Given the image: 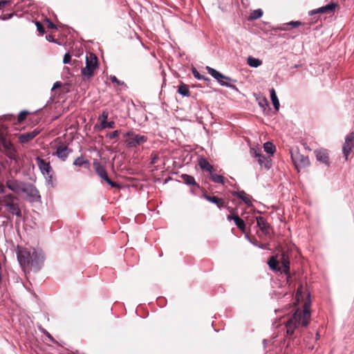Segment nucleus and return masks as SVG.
<instances>
[{
    "mask_svg": "<svg viewBox=\"0 0 354 354\" xmlns=\"http://www.w3.org/2000/svg\"><path fill=\"white\" fill-rule=\"evenodd\" d=\"M73 165L78 167H85L88 168L89 167V162L86 160L83 156H80L77 158L74 162Z\"/></svg>",
    "mask_w": 354,
    "mask_h": 354,
    "instance_id": "24",
    "label": "nucleus"
},
{
    "mask_svg": "<svg viewBox=\"0 0 354 354\" xmlns=\"http://www.w3.org/2000/svg\"><path fill=\"white\" fill-rule=\"evenodd\" d=\"M0 151L10 159L16 162L18 161L19 156L17 149L10 140H8L6 129L1 127H0Z\"/></svg>",
    "mask_w": 354,
    "mask_h": 354,
    "instance_id": "4",
    "label": "nucleus"
},
{
    "mask_svg": "<svg viewBox=\"0 0 354 354\" xmlns=\"http://www.w3.org/2000/svg\"><path fill=\"white\" fill-rule=\"evenodd\" d=\"M270 98H271L272 102L273 104V106H274V109L277 111H278L279 109V100L276 95L275 90L272 88L270 89Z\"/></svg>",
    "mask_w": 354,
    "mask_h": 354,
    "instance_id": "26",
    "label": "nucleus"
},
{
    "mask_svg": "<svg viewBox=\"0 0 354 354\" xmlns=\"http://www.w3.org/2000/svg\"><path fill=\"white\" fill-rule=\"evenodd\" d=\"M302 289V286H299L296 292L295 298L298 302H299L300 300L303 299Z\"/></svg>",
    "mask_w": 354,
    "mask_h": 354,
    "instance_id": "35",
    "label": "nucleus"
},
{
    "mask_svg": "<svg viewBox=\"0 0 354 354\" xmlns=\"http://www.w3.org/2000/svg\"><path fill=\"white\" fill-rule=\"evenodd\" d=\"M109 111L107 110L103 111L102 113L99 117V120L101 121V123L106 121V120H107V118L109 117Z\"/></svg>",
    "mask_w": 354,
    "mask_h": 354,
    "instance_id": "39",
    "label": "nucleus"
},
{
    "mask_svg": "<svg viewBox=\"0 0 354 354\" xmlns=\"http://www.w3.org/2000/svg\"><path fill=\"white\" fill-rule=\"evenodd\" d=\"M158 159V156L157 154H155L154 156L152 158V161H151V163L152 164H155L157 162V160Z\"/></svg>",
    "mask_w": 354,
    "mask_h": 354,
    "instance_id": "53",
    "label": "nucleus"
},
{
    "mask_svg": "<svg viewBox=\"0 0 354 354\" xmlns=\"http://www.w3.org/2000/svg\"><path fill=\"white\" fill-rule=\"evenodd\" d=\"M114 127H115V122L113 121H111V122L105 121L104 122H102V124H101L102 129H106V128L113 129Z\"/></svg>",
    "mask_w": 354,
    "mask_h": 354,
    "instance_id": "34",
    "label": "nucleus"
},
{
    "mask_svg": "<svg viewBox=\"0 0 354 354\" xmlns=\"http://www.w3.org/2000/svg\"><path fill=\"white\" fill-rule=\"evenodd\" d=\"M136 134L133 131H129L125 134V136L131 138L133 137Z\"/></svg>",
    "mask_w": 354,
    "mask_h": 354,
    "instance_id": "54",
    "label": "nucleus"
},
{
    "mask_svg": "<svg viewBox=\"0 0 354 354\" xmlns=\"http://www.w3.org/2000/svg\"><path fill=\"white\" fill-rule=\"evenodd\" d=\"M310 306V301L308 299L304 304L303 309L297 308L287 318V320L285 322L287 336L291 337L296 329H299L300 327H306L308 325L311 317Z\"/></svg>",
    "mask_w": 354,
    "mask_h": 354,
    "instance_id": "1",
    "label": "nucleus"
},
{
    "mask_svg": "<svg viewBox=\"0 0 354 354\" xmlns=\"http://www.w3.org/2000/svg\"><path fill=\"white\" fill-rule=\"evenodd\" d=\"M62 83L61 82H56L54 84H53V86L52 88V91H54L58 88H60L62 87Z\"/></svg>",
    "mask_w": 354,
    "mask_h": 354,
    "instance_id": "49",
    "label": "nucleus"
},
{
    "mask_svg": "<svg viewBox=\"0 0 354 354\" xmlns=\"http://www.w3.org/2000/svg\"><path fill=\"white\" fill-rule=\"evenodd\" d=\"M46 39L49 41H54L53 37L52 35H46Z\"/></svg>",
    "mask_w": 354,
    "mask_h": 354,
    "instance_id": "56",
    "label": "nucleus"
},
{
    "mask_svg": "<svg viewBox=\"0 0 354 354\" xmlns=\"http://www.w3.org/2000/svg\"><path fill=\"white\" fill-rule=\"evenodd\" d=\"M354 149V132L348 134L345 138V142L342 147V151L345 159H348V156Z\"/></svg>",
    "mask_w": 354,
    "mask_h": 354,
    "instance_id": "10",
    "label": "nucleus"
},
{
    "mask_svg": "<svg viewBox=\"0 0 354 354\" xmlns=\"http://www.w3.org/2000/svg\"><path fill=\"white\" fill-rule=\"evenodd\" d=\"M147 141V137L143 135L136 134L133 137L129 138L126 142L131 147H135Z\"/></svg>",
    "mask_w": 354,
    "mask_h": 354,
    "instance_id": "15",
    "label": "nucleus"
},
{
    "mask_svg": "<svg viewBox=\"0 0 354 354\" xmlns=\"http://www.w3.org/2000/svg\"><path fill=\"white\" fill-rule=\"evenodd\" d=\"M24 181L15 178H7L6 180V186L10 191L17 194H21V190L24 185Z\"/></svg>",
    "mask_w": 354,
    "mask_h": 354,
    "instance_id": "11",
    "label": "nucleus"
},
{
    "mask_svg": "<svg viewBox=\"0 0 354 354\" xmlns=\"http://www.w3.org/2000/svg\"><path fill=\"white\" fill-rule=\"evenodd\" d=\"M13 14H8V15H5L3 17V19H10L12 17Z\"/></svg>",
    "mask_w": 354,
    "mask_h": 354,
    "instance_id": "55",
    "label": "nucleus"
},
{
    "mask_svg": "<svg viewBox=\"0 0 354 354\" xmlns=\"http://www.w3.org/2000/svg\"><path fill=\"white\" fill-rule=\"evenodd\" d=\"M192 73L194 76L197 79H203L205 80H209V78L205 77L204 76L201 75L196 69V68H192Z\"/></svg>",
    "mask_w": 354,
    "mask_h": 354,
    "instance_id": "36",
    "label": "nucleus"
},
{
    "mask_svg": "<svg viewBox=\"0 0 354 354\" xmlns=\"http://www.w3.org/2000/svg\"><path fill=\"white\" fill-rule=\"evenodd\" d=\"M71 152V149H70L68 147L61 145H59L53 155H56L58 158H59L62 160H66L68 154Z\"/></svg>",
    "mask_w": 354,
    "mask_h": 354,
    "instance_id": "17",
    "label": "nucleus"
},
{
    "mask_svg": "<svg viewBox=\"0 0 354 354\" xmlns=\"http://www.w3.org/2000/svg\"><path fill=\"white\" fill-rule=\"evenodd\" d=\"M96 68H82V75L84 79H89L94 75V71Z\"/></svg>",
    "mask_w": 354,
    "mask_h": 354,
    "instance_id": "25",
    "label": "nucleus"
},
{
    "mask_svg": "<svg viewBox=\"0 0 354 354\" xmlns=\"http://www.w3.org/2000/svg\"><path fill=\"white\" fill-rule=\"evenodd\" d=\"M316 335H317V338H318L319 337V333H317Z\"/></svg>",
    "mask_w": 354,
    "mask_h": 354,
    "instance_id": "60",
    "label": "nucleus"
},
{
    "mask_svg": "<svg viewBox=\"0 0 354 354\" xmlns=\"http://www.w3.org/2000/svg\"><path fill=\"white\" fill-rule=\"evenodd\" d=\"M338 7V3L335 2H332L330 3H328L324 6H322L321 8H319L317 9H315L313 10H310L309 12L310 15H313L315 14H324V13H333L335 10V9Z\"/></svg>",
    "mask_w": 354,
    "mask_h": 354,
    "instance_id": "13",
    "label": "nucleus"
},
{
    "mask_svg": "<svg viewBox=\"0 0 354 354\" xmlns=\"http://www.w3.org/2000/svg\"><path fill=\"white\" fill-rule=\"evenodd\" d=\"M227 209L229 210V212L231 213V214H233L234 213V209L230 207H228L227 205H226V207Z\"/></svg>",
    "mask_w": 354,
    "mask_h": 354,
    "instance_id": "58",
    "label": "nucleus"
},
{
    "mask_svg": "<svg viewBox=\"0 0 354 354\" xmlns=\"http://www.w3.org/2000/svg\"><path fill=\"white\" fill-rule=\"evenodd\" d=\"M198 165L201 169L212 172L213 166L207 160V159L201 158L198 160Z\"/></svg>",
    "mask_w": 354,
    "mask_h": 354,
    "instance_id": "22",
    "label": "nucleus"
},
{
    "mask_svg": "<svg viewBox=\"0 0 354 354\" xmlns=\"http://www.w3.org/2000/svg\"><path fill=\"white\" fill-rule=\"evenodd\" d=\"M257 223L262 233L267 237L272 236V227L263 216H257Z\"/></svg>",
    "mask_w": 354,
    "mask_h": 354,
    "instance_id": "12",
    "label": "nucleus"
},
{
    "mask_svg": "<svg viewBox=\"0 0 354 354\" xmlns=\"http://www.w3.org/2000/svg\"><path fill=\"white\" fill-rule=\"evenodd\" d=\"M22 193L26 194L27 200L31 203L38 202L41 199L39 190L32 183L24 182L21 190V194Z\"/></svg>",
    "mask_w": 354,
    "mask_h": 354,
    "instance_id": "6",
    "label": "nucleus"
},
{
    "mask_svg": "<svg viewBox=\"0 0 354 354\" xmlns=\"http://www.w3.org/2000/svg\"><path fill=\"white\" fill-rule=\"evenodd\" d=\"M227 81H232V79L229 77H227L223 75V77H221L220 80L218 82L223 86H228L229 84L227 83Z\"/></svg>",
    "mask_w": 354,
    "mask_h": 354,
    "instance_id": "38",
    "label": "nucleus"
},
{
    "mask_svg": "<svg viewBox=\"0 0 354 354\" xmlns=\"http://www.w3.org/2000/svg\"><path fill=\"white\" fill-rule=\"evenodd\" d=\"M291 158L297 170L309 166L310 163L308 156L301 154L298 149L291 151Z\"/></svg>",
    "mask_w": 354,
    "mask_h": 354,
    "instance_id": "7",
    "label": "nucleus"
},
{
    "mask_svg": "<svg viewBox=\"0 0 354 354\" xmlns=\"http://www.w3.org/2000/svg\"><path fill=\"white\" fill-rule=\"evenodd\" d=\"M247 63L249 66H259L262 64V61L257 58L248 57Z\"/></svg>",
    "mask_w": 354,
    "mask_h": 354,
    "instance_id": "30",
    "label": "nucleus"
},
{
    "mask_svg": "<svg viewBox=\"0 0 354 354\" xmlns=\"http://www.w3.org/2000/svg\"><path fill=\"white\" fill-rule=\"evenodd\" d=\"M71 60V56L69 53H66L64 56L63 63L64 64H70Z\"/></svg>",
    "mask_w": 354,
    "mask_h": 354,
    "instance_id": "44",
    "label": "nucleus"
},
{
    "mask_svg": "<svg viewBox=\"0 0 354 354\" xmlns=\"http://www.w3.org/2000/svg\"><path fill=\"white\" fill-rule=\"evenodd\" d=\"M204 198L210 203L215 204L218 208L226 207V204L223 198H218L215 196L208 195L207 193L203 194Z\"/></svg>",
    "mask_w": 354,
    "mask_h": 354,
    "instance_id": "18",
    "label": "nucleus"
},
{
    "mask_svg": "<svg viewBox=\"0 0 354 354\" xmlns=\"http://www.w3.org/2000/svg\"><path fill=\"white\" fill-rule=\"evenodd\" d=\"M263 103H265L266 105L268 104V100H267V99H266V98H264V99L263 100V102H259V105H260V106H263Z\"/></svg>",
    "mask_w": 354,
    "mask_h": 354,
    "instance_id": "57",
    "label": "nucleus"
},
{
    "mask_svg": "<svg viewBox=\"0 0 354 354\" xmlns=\"http://www.w3.org/2000/svg\"><path fill=\"white\" fill-rule=\"evenodd\" d=\"M234 223L243 233H246V226L244 221L242 218L240 217H236Z\"/></svg>",
    "mask_w": 354,
    "mask_h": 354,
    "instance_id": "27",
    "label": "nucleus"
},
{
    "mask_svg": "<svg viewBox=\"0 0 354 354\" xmlns=\"http://www.w3.org/2000/svg\"><path fill=\"white\" fill-rule=\"evenodd\" d=\"M268 264L272 270L284 273L288 279L290 277V260L288 256L285 252H282L279 259L278 256H272Z\"/></svg>",
    "mask_w": 354,
    "mask_h": 354,
    "instance_id": "3",
    "label": "nucleus"
},
{
    "mask_svg": "<svg viewBox=\"0 0 354 354\" xmlns=\"http://www.w3.org/2000/svg\"><path fill=\"white\" fill-rule=\"evenodd\" d=\"M3 120L15 123L16 117L12 114H7L3 115Z\"/></svg>",
    "mask_w": 354,
    "mask_h": 354,
    "instance_id": "40",
    "label": "nucleus"
},
{
    "mask_svg": "<svg viewBox=\"0 0 354 354\" xmlns=\"http://www.w3.org/2000/svg\"><path fill=\"white\" fill-rule=\"evenodd\" d=\"M109 79L113 83H115L118 86L122 85L124 84L123 82H121L119 80H118V78L115 75H110Z\"/></svg>",
    "mask_w": 354,
    "mask_h": 354,
    "instance_id": "42",
    "label": "nucleus"
},
{
    "mask_svg": "<svg viewBox=\"0 0 354 354\" xmlns=\"http://www.w3.org/2000/svg\"><path fill=\"white\" fill-rule=\"evenodd\" d=\"M86 66H98V59L95 54L87 53L84 56Z\"/></svg>",
    "mask_w": 354,
    "mask_h": 354,
    "instance_id": "20",
    "label": "nucleus"
},
{
    "mask_svg": "<svg viewBox=\"0 0 354 354\" xmlns=\"http://www.w3.org/2000/svg\"><path fill=\"white\" fill-rule=\"evenodd\" d=\"M10 3V1L8 0H0V9L4 8L7 4Z\"/></svg>",
    "mask_w": 354,
    "mask_h": 354,
    "instance_id": "46",
    "label": "nucleus"
},
{
    "mask_svg": "<svg viewBox=\"0 0 354 354\" xmlns=\"http://www.w3.org/2000/svg\"><path fill=\"white\" fill-rule=\"evenodd\" d=\"M18 198L13 194L9 193L0 197V205L6 207L7 211L12 215L21 217V210L16 201Z\"/></svg>",
    "mask_w": 354,
    "mask_h": 354,
    "instance_id": "5",
    "label": "nucleus"
},
{
    "mask_svg": "<svg viewBox=\"0 0 354 354\" xmlns=\"http://www.w3.org/2000/svg\"><path fill=\"white\" fill-rule=\"evenodd\" d=\"M178 93L183 96L188 97L190 95V91L189 90L188 86L183 83L178 86Z\"/></svg>",
    "mask_w": 354,
    "mask_h": 354,
    "instance_id": "28",
    "label": "nucleus"
},
{
    "mask_svg": "<svg viewBox=\"0 0 354 354\" xmlns=\"http://www.w3.org/2000/svg\"><path fill=\"white\" fill-rule=\"evenodd\" d=\"M44 333L46 335V336L53 342H54L53 337L50 335L49 333H48L46 330H44Z\"/></svg>",
    "mask_w": 354,
    "mask_h": 354,
    "instance_id": "52",
    "label": "nucleus"
},
{
    "mask_svg": "<svg viewBox=\"0 0 354 354\" xmlns=\"http://www.w3.org/2000/svg\"><path fill=\"white\" fill-rule=\"evenodd\" d=\"M77 61L76 59L73 60V64H77Z\"/></svg>",
    "mask_w": 354,
    "mask_h": 354,
    "instance_id": "59",
    "label": "nucleus"
},
{
    "mask_svg": "<svg viewBox=\"0 0 354 354\" xmlns=\"http://www.w3.org/2000/svg\"><path fill=\"white\" fill-rule=\"evenodd\" d=\"M254 156L257 158V161L259 164L265 167L267 169H269L271 167L270 159L268 157L265 156L261 153L260 150H254Z\"/></svg>",
    "mask_w": 354,
    "mask_h": 354,
    "instance_id": "16",
    "label": "nucleus"
},
{
    "mask_svg": "<svg viewBox=\"0 0 354 354\" xmlns=\"http://www.w3.org/2000/svg\"><path fill=\"white\" fill-rule=\"evenodd\" d=\"M40 133V130L37 129H34L32 131L19 133L17 135L19 142L24 145L32 140Z\"/></svg>",
    "mask_w": 354,
    "mask_h": 354,
    "instance_id": "14",
    "label": "nucleus"
},
{
    "mask_svg": "<svg viewBox=\"0 0 354 354\" xmlns=\"http://www.w3.org/2000/svg\"><path fill=\"white\" fill-rule=\"evenodd\" d=\"M93 167L95 170L96 174L101 178V179L105 180L112 187H118L119 185L112 181L108 176L107 172L104 166H102L97 160L93 162Z\"/></svg>",
    "mask_w": 354,
    "mask_h": 354,
    "instance_id": "9",
    "label": "nucleus"
},
{
    "mask_svg": "<svg viewBox=\"0 0 354 354\" xmlns=\"http://www.w3.org/2000/svg\"><path fill=\"white\" fill-rule=\"evenodd\" d=\"M6 186L2 182L0 181V194H4L6 191Z\"/></svg>",
    "mask_w": 354,
    "mask_h": 354,
    "instance_id": "47",
    "label": "nucleus"
},
{
    "mask_svg": "<svg viewBox=\"0 0 354 354\" xmlns=\"http://www.w3.org/2000/svg\"><path fill=\"white\" fill-rule=\"evenodd\" d=\"M315 153L318 161L327 165L329 164L328 153L326 149L315 150Z\"/></svg>",
    "mask_w": 354,
    "mask_h": 354,
    "instance_id": "19",
    "label": "nucleus"
},
{
    "mask_svg": "<svg viewBox=\"0 0 354 354\" xmlns=\"http://www.w3.org/2000/svg\"><path fill=\"white\" fill-rule=\"evenodd\" d=\"M232 194L233 196L241 198L248 206L252 205L250 196L248 195L244 191L234 192Z\"/></svg>",
    "mask_w": 354,
    "mask_h": 354,
    "instance_id": "21",
    "label": "nucleus"
},
{
    "mask_svg": "<svg viewBox=\"0 0 354 354\" xmlns=\"http://www.w3.org/2000/svg\"><path fill=\"white\" fill-rule=\"evenodd\" d=\"M209 178L214 183L222 185L225 183V178L221 175L211 173Z\"/></svg>",
    "mask_w": 354,
    "mask_h": 354,
    "instance_id": "29",
    "label": "nucleus"
},
{
    "mask_svg": "<svg viewBox=\"0 0 354 354\" xmlns=\"http://www.w3.org/2000/svg\"><path fill=\"white\" fill-rule=\"evenodd\" d=\"M48 24V28H57L56 26L49 19L46 20Z\"/></svg>",
    "mask_w": 354,
    "mask_h": 354,
    "instance_id": "50",
    "label": "nucleus"
},
{
    "mask_svg": "<svg viewBox=\"0 0 354 354\" xmlns=\"http://www.w3.org/2000/svg\"><path fill=\"white\" fill-rule=\"evenodd\" d=\"M35 25L37 26L38 32H39L40 33L44 32V28L43 27V25L39 21H37Z\"/></svg>",
    "mask_w": 354,
    "mask_h": 354,
    "instance_id": "45",
    "label": "nucleus"
},
{
    "mask_svg": "<svg viewBox=\"0 0 354 354\" xmlns=\"http://www.w3.org/2000/svg\"><path fill=\"white\" fill-rule=\"evenodd\" d=\"M183 181L189 185H194L198 187V185L196 183L195 179L193 176H189L188 174H182L180 176Z\"/></svg>",
    "mask_w": 354,
    "mask_h": 354,
    "instance_id": "23",
    "label": "nucleus"
},
{
    "mask_svg": "<svg viewBox=\"0 0 354 354\" xmlns=\"http://www.w3.org/2000/svg\"><path fill=\"white\" fill-rule=\"evenodd\" d=\"M236 217H239V216L237 214L233 213L227 216V219L229 221L233 220L234 221H235Z\"/></svg>",
    "mask_w": 354,
    "mask_h": 354,
    "instance_id": "48",
    "label": "nucleus"
},
{
    "mask_svg": "<svg viewBox=\"0 0 354 354\" xmlns=\"http://www.w3.org/2000/svg\"><path fill=\"white\" fill-rule=\"evenodd\" d=\"M120 131L116 130L111 133H109L106 135V137H108L109 139H114L117 138L119 136Z\"/></svg>",
    "mask_w": 354,
    "mask_h": 354,
    "instance_id": "41",
    "label": "nucleus"
},
{
    "mask_svg": "<svg viewBox=\"0 0 354 354\" xmlns=\"http://www.w3.org/2000/svg\"><path fill=\"white\" fill-rule=\"evenodd\" d=\"M36 163L41 174L50 180L53 177V170L50 166V161L43 159L39 156L36 158Z\"/></svg>",
    "mask_w": 354,
    "mask_h": 354,
    "instance_id": "8",
    "label": "nucleus"
},
{
    "mask_svg": "<svg viewBox=\"0 0 354 354\" xmlns=\"http://www.w3.org/2000/svg\"><path fill=\"white\" fill-rule=\"evenodd\" d=\"M18 261L24 271H38L44 262V256L35 249L21 248L17 252Z\"/></svg>",
    "mask_w": 354,
    "mask_h": 354,
    "instance_id": "2",
    "label": "nucleus"
},
{
    "mask_svg": "<svg viewBox=\"0 0 354 354\" xmlns=\"http://www.w3.org/2000/svg\"><path fill=\"white\" fill-rule=\"evenodd\" d=\"M28 115H29V112L27 111H21L19 113L17 118H16L17 122L21 123L22 122H24Z\"/></svg>",
    "mask_w": 354,
    "mask_h": 354,
    "instance_id": "33",
    "label": "nucleus"
},
{
    "mask_svg": "<svg viewBox=\"0 0 354 354\" xmlns=\"http://www.w3.org/2000/svg\"><path fill=\"white\" fill-rule=\"evenodd\" d=\"M263 15V11L261 9L255 10L252 14V19H259Z\"/></svg>",
    "mask_w": 354,
    "mask_h": 354,
    "instance_id": "37",
    "label": "nucleus"
},
{
    "mask_svg": "<svg viewBox=\"0 0 354 354\" xmlns=\"http://www.w3.org/2000/svg\"><path fill=\"white\" fill-rule=\"evenodd\" d=\"M209 73L214 77L217 81L221 80V77H223V75L220 72L216 71L213 68H207Z\"/></svg>",
    "mask_w": 354,
    "mask_h": 354,
    "instance_id": "32",
    "label": "nucleus"
},
{
    "mask_svg": "<svg viewBox=\"0 0 354 354\" xmlns=\"http://www.w3.org/2000/svg\"><path fill=\"white\" fill-rule=\"evenodd\" d=\"M301 145L304 146V148L306 149V150H308V151H311V149L308 147V145H307V143L305 142V141H301Z\"/></svg>",
    "mask_w": 354,
    "mask_h": 354,
    "instance_id": "51",
    "label": "nucleus"
},
{
    "mask_svg": "<svg viewBox=\"0 0 354 354\" xmlns=\"http://www.w3.org/2000/svg\"><path fill=\"white\" fill-rule=\"evenodd\" d=\"M286 25L291 26L293 28H297L301 25V22L299 21H290V22L286 24Z\"/></svg>",
    "mask_w": 354,
    "mask_h": 354,
    "instance_id": "43",
    "label": "nucleus"
},
{
    "mask_svg": "<svg viewBox=\"0 0 354 354\" xmlns=\"http://www.w3.org/2000/svg\"><path fill=\"white\" fill-rule=\"evenodd\" d=\"M263 148H264L265 151L270 155L274 154V153L276 150L275 146L272 142H266L263 145Z\"/></svg>",
    "mask_w": 354,
    "mask_h": 354,
    "instance_id": "31",
    "label": "nucleus"
}]
</instances>
